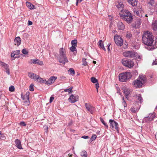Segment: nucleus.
Returning a JSON list of instances; mask_svg holds the SVG:
<instances>
[{
    "instance_id": "1",
    "label": "nucleus",
    "mask_w": 157,
    "mask_h": 157,
    "mask_svg": "<svg viewBox=\"0 0 157 157\" xmlns=\"http://www.w3.org/2000/svg\"><path fill=\"white\" fill-rule=\"evenodd\" d=\"M142 41L145 44L151 47L148 50H152L157 48V40L152 45L154 41V36L152 33L148 31L144 32L142 36Z\"/></svg>"
},
{
    "instance_id": "2",
    "label": "nucleus",
    "mask_w": 157,
    "mask_h": 157,
    "mask_svg": "<svg viewBox=\"0 0 157 157\" xmlns=\"http://www.w3.org/2000/svg\"><path fill=\"white\" fill-rule=\"evenodd\" d=\"M146 80V78L145 75H140L139 79L134 80L132 84L135 87L140 88L142 87V85L145 82Z\"/></svg>"
},
{
    "instance_id": "3",
    "label": "nucleus",
    "mask_w": 157,
    "mask_h": 157,
    "mask_svg": "<svg viewBox=\"0 0 157 157\" xmlns=\"http://www.w3.org/2000/svg\"><path fill=\"white\" fill-rule=\"evenodd\" d=\"M132 77L131 74L129 72H126L120 74L119 75V80L121 82L126 81Z\"/></svg>"
},
{
    "instance_id": "4",
    "label": "nucleus",
    "mask_w": 157,
    "mask_h": 157,
    "mask_svg": "<svg viewBox=\"0 0 157 157\" xmlns=\"http://www.w3.org/2000/svg\"><path fill=\"white\" fill-rule=\"evenodd\" d=\"M122 64L126 67L131 68L134 66V63L130 59H123L122 60Z\"/></svg>"
},
{
    "instance_id": "5",
    "label": "nucleus",
    "mask_w": 157,
    "mask_h": 157,
    "mask_svg": "<svg viewBox=\"0 0 157 157\" xmlns=\"http://www.w3.org/2000/svg\"><path fill=\"white\" fill-rule=\"evenodd\" d=\"M114 38L115 42L117 45L121 46L123 45V40L120 36L117 35H115Z\"/></svg>"
},
{
    "instance_id": "6",
    "label": "nucleus",
    "mask_w": 157,
    "mask_h": 157,
    "mask_svg": "<svg viewBox=\"0 0 157 157\" xmlns=\"http://www.w3.org/2000/svg\"><path fill=\"white\" fill-rule=\"evenodd\" d=\"M123 55L125 57L131 58H134L135 57V52L132 51H126L123 52Z\"/></svg>"
},
{
    "instance_id": "7",
    "label": "nucleus",
    "mask_w": 157,
    "mask_h": 157,
    "mask_svg": "<svg viewBox=\"0 0 157 157\" xmlns=\"http://www.w3.org/2000/svg\"><path fill=\"white\" fill-rule=\"evenodd\" d=\"M109 123L112 128L115 129L117 132H119V127L117 123L113 120L110 119L109 121Z\"/></svg>"
},
{
    "instance_id": "8",
    "label": "nucleus",
    "mask_w": 157,
    "mask_h": 157,
    "mask_svg": "<svg viewBox=\"0 0 157 157\" xmlns=\"http://www.w3.org/2000/svg\"><path fill=\"white\" fill-rule=\"evenodd\" d=\"M1 65L4 68V71L8 75H10V70L9 66L7 64L0 61Z\"/></svg>"
},
{
    "instance_id": "9",
    "label": "nucleus",
    "mask_w": 157,
    "mask_h": 157,
    "mask_svg": "<svg viewBox=\"0 0 157 157\" xmlns=\"http://www.w3.org/2000/svg\"><path fill=\"white\" fill-rule=\"evenodd\" d=\"M78 96H75L73 94H71L68 98V100L71 103H74L78 100Z\"/></svg>"
},
{
    "instance_id": "10",
    "label": "nucleus",
    "mask_w": 157,
    "mask_h": 157,
    "mask_svg": "<svg viewBox=\"0 0 157 157\" xmlns=\"http://www.w3.org/2000/svg\"><path fill=\"white\" fill-rule=\"evenodd\" d=\"M129 13H130L128 10H126L121 9L120 13V15L121 18H122L128 15Z\"/></svg>"
},
{
    "instance_id": "11",
    "label": "nucleus",
    "mask_w": 157,
    "mask_h": 157,
    "mask_svg": "<svg viewBox=\"0 0 157 157\" xmlns=\"http://www.w3.org/2000/svg\"><path fill=\"white\" fill-rule=\"evenodd\" d=\"M122 19L125 21L127 23H131L132 20V15L131 13H129L128 15L126 16Z\"/></svg>"
},
{
    "instance_id": "12",
    "label": "nucleus",
    "mask_w": 157,
    "mask_h": 157,
    "mask_svg": "<svg viewBox=\"0 0 157 157\" xmlns=\"http://www.w3.org/2000/svg\"><path fill=\"white\" fill-rule=\"evenodd\" d=\"M123 92L125 94V97L128 99V96L132 91V90L126 87H124L123 88Z\"/></svg>"
},
{
    "instance_id": "13",
    "label": "nucleus",
    "mask_w": 157,
    "mask_h": 157,
    "mask_svg": "<svg viewBox=\"0 0 157 157\" xmlns=\"http://www.w3.org/2000/svg\"><path fill=\"white\" fill-rule=\"evenodd\" d=\"M59 62L64 65L66 63H67L68 60L66 56H60Z\"/></svg>"
},
{
    "instance_id": "14",
    "label": "nucleus",
    "mask_w": 157,
    "mask_h": 157,
    "mask_svg": "<svg viewBox=\"0 0 157 157\" xmlns=\"http://www.w3.org/2000/svg\"><path fill=\"white\" fill-rule=\"evenodd\" d=\"M31 62V63H33L35 64H36L38 65H40V66H42L43 65V62L42 61H40L38 59H32L30 60Z\"/></svg>"
},
{
    "instance_id": "15",
    "label": "nucleus",
    "mask_w": 157,
    "mask_h": 157,
    "mask_svg": "<svg viewBox=\"0 0 157 157\" xmlns=\"http://www.w3.org/2000/svg\"><path fill=\"white\" fill-rule=\"evenodd\" d=\"M152 28L154 31H157V19H153L152 23Z\"/></svg>"
},
{
    "instance_id": "16",
    "label": "nucleus",
    "mask_w": 157,
    "mask_h": 157,
    "mask_svg": "<svg viewBox=\"0 0 157 157\" xmlns=\"http://www.w3.org/2000/svg\"><path fill=\"white\" fill-rule=\"evenodd\" d=\"M85 105L87 110L91 113H92L94 109V108L90 104H88L87 103H86Z\"/></svg>"
},
{
    "instance_id": "17",
    "label": "nucleus",
    "mask_w": 157,
    "mask_h": 157,
    "mask_svg": "<svg viewBox=\"0 0 157 157\" xmlns=\"http://www.w3.org/2000/svg\"><path fill=\"white\" fill-rule=\"evenodd\" d=\"M117 27L119 30H123L125 28L124 25L121 21H118L117 23Z\"/></svg>"
},
{
    "instance_id": "18",
    "label": "nucleus",
    "mask_w": 157,
    "mask_h": 157,
    "mask_svg": "<svg viewBox=\"0 0 157 157\" xmlns=\"http://www.w3.org/2000/svg\"><path fill=\"white\" fill-rule=\"evenodd\" d=\"M21 40L19 37H17L14 40V44L17 46H19L21 43Z\"/></svg>"
},
{
    "instance_id": "19",
    "label": "nucleus",
    "mask_w": 157,
    "mask_h": 157,
    "mask_svg": "<svg viewBox=\"0 0 157 157\" xmlns=\"http://www.w3.org/2000/svg\"><path fill=\"white\" fill-rule=\"evenodd\" d=\"M35 81H36L40 83H45V79H43L38 75H37Z\"/></svg>"
},
{
    "instance_id": "20",
    "label": "nucleus",
    "mask_w": 157,
    "mask_h": 157,
    "mask_svg": "<svg viewBox=\"0 0 157 157\" xmlns=\"http://www.w3.org/2000/svg\"><path fill=\"white\" fill-rule=\"evenodd\" d=\"M15 142L16 147L20 149H22V147L21 144V142L19 140L17 139H16L15 141Z\"/></svg>"
},
{
    "instance_id": "21",
    "label": "nucleus",
    "mask_w": 157,
    "mask_h": 157,
    "mask_svg": "<svg viewBox=\"0 0 157 157\" xmlns=\"http://www.w3.org/2000/svg\"><path fill=\"white\" fill-rule=\"evenodd\" d=\"M28 75L30 78L35 81L38 75L33 73L29 72L28 74Z\"/></svg>"
},
{
    "instance_id": "22",
    "label": "nucleus",
    "mask_w": 157,
    "mask_h": 157,
    "mask_svg": "<svg viewBox=\"0 0 157 157\" xmlns=\"http://www.w3.org/2000/svg\"><path fill=\"white\" fill-rule=\"evenodd\" d=\"M98 45L101 49L105 51V48L104 47L103 42L101 40H100L98 43Z\"/></svg>"
},
{
    "instance_id": "23",
    "label": "nucleus",
    "mask_w": 157,
    "mask_h": 157,
    "mask_svg": "<svg viewBox=\"0 0 157 157\" xmlns=\"http://www.w3.org/2000/svg\"><path fill=\"white\" fill-rule=\"evenodd\" d=\"M128 3L132 6H134L137 5V0H128Z\"/></svg>"
},
{
    "instance_id": "24",
    "label": "nucleus",
    "mask_w": 157,
    "mask_h": 157,
    "mask_svg": "<svg viewBox=\"0 0 157 157\" xmlns=\"http://www.w3.org/2000/svg\"><path fill=\"white\" fill-rule=\"evenodd\" d=\"M60 56H66V51L63 48H61L59 50Z\"/></svg>"
},
{
    "instance_id": "25",
    "label": "nucleus",
    "mask_w": 157,
    "mask_h": 157,
    "mask_svg": "<svg viewBox=\"0 0 157 157\" xmlns=\"http://www.w3.org/2000/svg\"><path fill=\"white\" fill-rule=\"evenodd\" d=\"M26 5L30 9H34V6L29 2H26Z\"/></svg>"
},
{
    "instance_id": "26",
    "label": "nucleus",
    "mask_w": 157,
    "mask_h": 157,
    "mask_svg": "<svg viewBox=\"0 0 157 157\" xmlns=\"http://www.w3.org/2000/svg\"><path fill=\"white\" fill-rule=\"evenodd\" d=\"M57 77H56L54 76H52L50 77L49 79L51 81V82L52 84L55 82V81L57 79Z\"/></svg>"
},
{
    "instance_id": "27",
    "label": "nucleus",
    "mask_w": 157,
    "mask_h": 157,
    "mask_svg": "<svg viewBox=\"0 0 157 157\" xmlns=\"http://www.w3.org/2000/svg\"><path fill=\"white\" fill-rule=\"evenodd\" d=\"M136 99L139 100L141 103H142V102L143 101V99L141 97V94H138V95H136Z\"/></svg>"
},
{
    "instance_id": "28",
    "label": "nucleus",
    "mask_w": 157,
    "mask_h": 157,
    "mask_svg": "<svg viewBox=\"0 0 157 157\" xmlns=\"http://www.w3.org/2000/svg\"><path fill=\"white\" fill-rule=\"evenodd\" d=\"M81 156L82 157H87V153L85 151H82L80 153Z\"/></svg>"
},
{
    "instance_id": "29",
    "label": "nucleus",
    "mask_w": 157,
    "mask_h": 157,
    "mask_svg": "<svg viewBox=\"0 0 157 157\" xmlns=\"http://www.w3.org/2000/svg\"><path fill=\"white\" fill-rule=\"evenodd\" d=\"M151 121H152V120L149 119V117H147L144 118V119L143 120V122L148 123L149 122Z\"/></svg>"
},
{
    "instance_id": "30",
    "label": "nucleus",
    "mask_w": 157,
    "mask_h": 157,
    "mask_svg": "<svg viewBox=\"0 0 157 157\" xmlns=\"http://www.w3.org/2000/svg\"><path fill=\"white\" fill-rule=\"evenodd\" d=\"M68 71L70 73V74L72 75H74L75 74V71L72 68L69 69L68 70Z\"/></svg>"
},
{
    "instance_id": "31",
    "label": "nucleus",
    "mask_w": 157,
    "mask_h": 157,
    "mask_svg": "<svg viewBox=\"0 0 157 157\" xmlns=\"http://www.w3.org/2000/svg\"><path fill=\"white\" fill-rule=\"evenodd\" d=\"M70 49L71 51L74 52L75 54L76 53V46H72L70 48Z\"/></svg>"
},
{
    "instance_id": "32",
    "label": "nucleus",
    "mask_w": 157,
    "mask_h": 157,
    "mask_svg": "<svg viewBox=\"0 0 157 157\" xmlns=\"http://www.w3.org/2000/svg\"><path fill=\"white\" fill-rule=\"evenodd\" d=\"M118 4L116 5V6L118 8L122 9L124 7V5L121 2H118Z\"/></svg>"
},
{
    "instance_id": "33",
    "label": "nucleus",
    "mask_w": 157,
    "mask_h": 157,
    "mask_svg": "<svg viewBox=\"0 0 157 157\" xmlns=\"http://www.w3.org/2000/svg\"><path fill=\"white\" fill-rule=\"evenodd\" d=\"M77 43V41L76 40H74L71 41V44L72 46H76Z\"/></svg>"
},
{
    "instance_id": "34",
    "label": "nucleus",
    "mask_w": 157,
    "mask_h": 157,
    "mask_svg": "<svg viewBox=\"0 0 157 157\" xmlns=\"http://www.w3.org/2000/svg\"><path fill=\"white\" fill-rule=\"evenodd\" d=\"M155 115L154 114H149L148 116V117H149V119L150 120H151L152 121L153 120L154 118L155 117Z\"/></svg>"
},
{
    "instance_id": "35",
    "label": "nucleus",
    "mask_w": 157,
    "mask_h": 157,
    "mask_svg": "<svg viewBox=\"0 0 157 157\" xmlns=\"http://www.w3.org/2000/svg\"><path fill=\"white\" fill-rule=\"evenodd\" d=\"M131 111L132 113H135L136 111H138L139 110V108H135L134 107H132L131 108Z\"/></svg>"
},
{
    "instance_id": "36",
    "label": "nucleus",
    "mask_w": 157,
    "mask_h": 157,
    "mask_svg": "<svg viewBox=\"0 0 157 157\" xmlns=\"http://www.w3.org/2000/svg\"><path fill=\"white\" fill-rule=\"evenodd\" d=\"M91 81L93 83H96L98 82V80L94 77H92L91 78Z\"/></svg>"
},
{
    "instance_id": "37",
    "label": "nucleus",
    "mask_w": 157,
    "mask_h": 157,
    "mask_svg": "<svg viewBox=\"0 0 157 157\" xmlns=\"http://www.w3.org/2000/svg\"><path fill=\"white\" fill-rule=\"evenodd\" d=\"M155 0H148V4L151 6H153L155 3Z\"/></svg>"
},
{
    "instance_id": "38",
    "label": "nucleus",
    "mask_w": 157,
    "mask_h": 157,
    "mask_svg": "<svg viewBox=\"0 0 157 157\" xmlns=\"http://www.w3.org/2000/svg\"><path fill=\"white\" fill-rule=\"evenodd\" d=\"M72 87H70L67 89H65L64 90L65 92H68L69 93H71L72 92Z\"/></svg>"
},
{
    "instance_id": "39",
    "label": "nucleus",
    "mask_w": 157,
    "mask_h": 157,
    "mask_svg": "<svg viewBox=\"0 0 157 157\" xmlns=\"http://www.w3.org/2000/svg\"><path fill=\"white\" fill-rule=\"evenodd\" d=\"M100 121L107 128L108 127V126L107 125V124L105 122L103 119L101 118H100Z\"/></svg>"
},
{
    "instance_id": "40",
    "label": "nucleus",
    "mask_w": 157,
    "mask_h": 157,
    "mask_svg": "<svg viewBox=\"0 0 157 157\" xmlns=\"http://www.w3.org/2000/svg\"><path fill=\"white\" fill-rule=\"evenodd\" d=\"M132 34L129 32H128L126 35V36L127 38L130 39L132 36Z\"/></svg>"
},
{
    "instance_id": "41",
    "label": "nucleus",
    "mask_w": 157,
    "mask_h": 157,
    "mask_svg": "<svg viewBox=\"0 0 157 157\" xmlns=\"http://www.w3.org/2000/svg\"><path fill=\"white\" fill-rule=\"evenodd\" d=\"M45 83L46 85H47L48 86L52 84V82H51V81L49 79L47 81H46V80L45 79Z\"/></svg>"
},
{
    "instance_id": "42",
    "label": "nucleus",
    "mask_w": 157,
    "mask_h": 157,
    "mask_svg": "<svg viewBox=\"0 0 157 157\" xmlns=\"http://www.w3.org/2000/svg\"><path fill=\"white\" fill-rule=\"evenodd\" d=\"M29 96L25 94L24 95V96L23 97V99L25 100L27 99L28 100V103H29Z\"/></svg>"
},
{
    "instance_id": "43",
    "label": "nucleus",
    "mask_w": 157,
    "mask_h": 157,
    "mask_svg": "<svg viewBox=\"0 0 157 157\" xmlns=\"http://www.w3.org/2000/svg\"><path fill=\"white\" fill-rule=\"evenodd\" d=\"M82 65L84 66L87 65V63L86 61V59H83L82 60Z\"/></svg>"
},
{
    "instance_id": "44",
    "label": "nucleus",
    "mask_w": 157,
    "mask_h": 157,
    "mask_svg": "<svg viewBox=\"0 0 157 157\" xmlns=\"http://www.w3.org/2000/svg\"><path fill=\"white\" fill-rule=\"evenodd\" d=\"M9 90L11 92H13L14 91V87L13 86H10L9 88Z\"/></svg>"
},
{
    "instance_id": "45",
    "label": "nucleus",
    "mask_w": 157,
    "mask_h": 157,
    "mask_svg": "<svg viewBox=\"0 0 157 157\" xmlns=\"http://www.w3.org/2000/svg\"><path fill=\"white\" fill-rule=\"evenodd\" d=\"M123 101H122V104L124 105V107H126L127 106V104L124 100V97L123 98Z\"/></svg>"
},
{
    "instance_id": "46",
    "label": "nucleus",
    "mask_w": 157,
    "mask_h": 157,
    "mask_svg": "<svg viewBox=\"0 0 157 157\" xmlns=\"http://www.w3.org/2000/svg\"><path fill=\"white\" fill-rule=\"evenodd\" d=\"M97 137L96 135L94 134L91 136V137L90 138V140L92 141H93L94 140H95L96 138Z\"/></svg>"
},
{
    "instance_id": "47",
    "label": "nucleus",
    "mask_w": 157,
    "mask_h": 157,
    "mask_svg": "<svg viewBox=\"0 0 157 157\" xmlns=\"http://www.w3.org/2000/svg\"><path fill=\"white\" fill-rule=\"evenodd\" d=\"M34 85L33 84H31L29 86V90L30 91H33L34 90V88H33Z\"/></svg>"
},
{
    "instance_id": "48",
    "label": "nucleus",
    "mask_w": 157,
    "mask_h": 157,
    "mask_svg": "<svg viewBox=\"0 0 157 157\" xmlns=\"http://www.w3.org/2000/svg\"><path fill=\"white\" fill-rule=\"evenodd\" d=\"M22 53L25 55H26L28 54V52L25 49H23L22 51Z\"/></svg>"
},
{
    "instance_id": "49",
    "label": "nucleus",
    "mask_w": 157,
    "mask_h": 157,
    "mask_svg": "<svg viewBox=\"0 0 157 157\" xmlns=\"http://www.w3.org/2000/svg\"><path fill=\"white\" fill-rule=\"evenodd\" d=\"M11 56L12 58H14V59L16 58L17 57V56L16 55L14 52L11 53Z\"/></svg>"
},
{
    "instance_id": "50",
    "label": "nucleus",
    "mask_w": 157,
    "mask_h": 157,
    "mask_svg": "<svg viewBox=\"0 0 157 157\" xmlns=\"http://www.w3.org/2000/svg\"><path fill=\"white\" fill-rule=\"evenodd\" d=\"M134 13L136 15H137L138 16L140 17L142 16V15H141L139 13V12L138 11L136 10L134 12Z\"/></svg>"
},
{
    "instance_id": "51",
    "label": "nucleus",
    "mask_w": 157,
    "mask_h": 157,
    "mask_svg": "<svg viewBox=\"0 0 157 157\" xmlns=\"http://www.w3.org/2000/svg\"><path fill=\"white\" fill-rule=\"evenodd\" d=\"M20 124L21 125V126H25L26 125V124L25 123L24 121H21V122L20 123Z\"/></svg>"
},
{
    "instance_id": "52",
    "label": "nucleus",
    "mask_w": 157,
    "mask_h": 157,
    "mask_svg": "<svg viewBox=\"0 0 157 157\" xmlns=\"http://www.w3.org/2000/svg\"><path fill=\"white\" fill-rule=\"evenodd\" d=\"M24 100V102L26 103V104L27 105H29L30 104V102L29 100V103H28V100L27 99L23 100Z\"/></svg>"
},
{
    "instance_id": "53",
    "label": "nucleus",
    "mask_w": 157,
    "mask_h": 157,
    "mask_svg": "<svg viewBox=\"0 0 157 157\" xmlns=\"http://www.w3.org/2000/svg\"><path fill=\"white\" fill-rule=\"evenodd\" d=\"M152 65H156L157 64V60L156 59H155V60L153 61V62L152 64Z\"/></svg>"
},
{
    "instance_id": "54",
    "label": "nucleus",
    "mask_w": 157,
    "mask_h": 157,
    "mask_svg": "<svg viewBox=\"0 0 157 157\" xmlns=\"http://www.w3.org/2000/svg\"><path fill=\"white\" fill-rule=\"evenodd\" d=\"M95 86H96V88L97 89V92H98V88L99 87V84L98 83V82H97V83H96V84H95Z\"/></svg>"
},
{
    "instance_id": "55",
    "label": "nucleus",
    "mask_w": 157,
    "mask_h": 157,
    "mask_svg": "<svg viewBox=\"0 0 157 157\" xmlns=\"http://www.w3.org/2000/svg\"><path fill=\"white\" fill-rule=\"evenodd\" d=\"M20 51L19 50H17L16 51H14V52L15 54L17 56V55L19 54L20 53Z\"/></svg>"
},
{
    "instance_id": "56",
    "label": "nucleus",
    "mask_w": 157,
    "mask_h": 157,
    "mask_svg": "<svg viewBox=\"0 0 157 157\" xmlns=\"http://www.w3.org/2000/svg\"><path fill=\"white\" fill-rule=\"evenodd\" d=\"M4 136H3V135L1 133V131H0V140L3 139L4 138Z\"/></svg>"
},
{
    "instance_id": "57",
    "label": "nucleus",
    "mask_w": 157,
    "mask_h": 157,
    "mask_svg": "<svg viewBox=\"0 0 157 157\" xmlns=\"http://www.w3.org/2000/svg\"><path fill=\"white\" fill-rule=\"evenodd\" d=\"M54 99V97H51L50 98V101H49V102L50 103H51L52 102L53 100Z\"/></svg>"
},
{
    "instance_id": "58",
    "label": "nucleus",
    "mask_w": 157,
    "mask_h": 157,
    "mask_svg": "<svg viewBox=\"0 0 157 157\" xmlns=\"http://www.w3.org/2000/svg\"><path fill=\"white\" fill-rule=\"evenodd\" d=\"M82 138L84 139H87L89 138V137L88 136H83L82 137Z\"/></svg>"
},
{
    "instance_id": "59",
    "label": "nucleus",
    "mask_w": 157,
    "mask_h": 157,
    "mask_svg": "<svg viewBox=\"0 0 157 157\" xmlns=\"http://www.w3.org/2000/svg\"><path fill=\"white\" fill-rule=\"evenodd\" d=\"M32 24H33V23H32V21H28V25H32Z\"/></svg>"
},
{
    "instance_id": "60",
    "label": "nucleus",
    "mask_w": 157,
    "mask_h": 157,
    "mask_svg": "<svg viewBox=\"0 0 157 157\" xmlns=\"http://www.w3.org/2000/svg\"><path fill=\"white\" fill-rule=\"evenodd\" d=\"M29 94H30V93H29V91H27L26 92V93L25 94L29 96Z\"/></svg>"
},
{
    "instance_id": "61",
    "label": "nucleus",
    "mask_w": 157,
    "mask_h": 157,
    "mask_svg": "<svg viewBox=\"0 0 157 157\" xmlns=\"http://www.w3.org/2000/svg\"><path fill=\"white\" fill-rule=\"evenodd\" d=\"M78 2H79V3L81 2L82 1V0H76Z\"/></svg>"
},
{
    "instance_id": "62",
    "label": "nucleus",
    "mask_w": 157,
    "mask_h": 157,
    "mask_svg": "<svg viewBox=\"0 0 157 157\" xmlns=\"http://www.w3.org/2000/svg\"><path fill=\"white\" fill-rule=\"evenodd\" d=\"M93 62L94 64H96V61H93Z\"/></svg>"
},
{
    "instance_id": "63",
    "label": "nucleus",
    "mask_w": 157,
    "mask_h": 157,
    "mask_svg": "<svg viewBox=\"0 0 157 157\" xmlns=\"http://www.w3.org/2000/svg\"><path fill=\"white\" fill-rule=\"evenodd\" d=\"M155 136L156 139V140H157V133L155 135Z\"/></svg>"
},
{
    "instance_id": "64",
    "label": "nucleus",
    "mask_w": 157,
    "mask_h": 157,
    "mask_svg": "<svg viewBox=\"0 0 157 157\" xmlns=\"http://www.w3.org/2000/svg\"><path fill=\"white\" fill-rule=\"evenodd\" d=\"M69 157H71L72 156V155L71 154H69Z\"/></svg>"
}]
</instances>
